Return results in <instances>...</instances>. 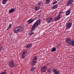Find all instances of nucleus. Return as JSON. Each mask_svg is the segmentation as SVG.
Returning <instances> with one entry per match:
<instances>
[{"label": "nucleus", "instance_id": "obj_16", "mask_svg": "<svg viewBox=\"0 0 74 74\" xmlns=\"http://www.w3.org/2000/svg\"><path fill=\"white\" fill-rule=\"evenodd\" d=\"M38 58V57H37V56H36L34 57L33 60L34 61H35L36 62H37Z\"/></svg>", "mask_w": 74, "mask_h": 74}, {"label": "nucleus", "instance_id": "obj_30", "mask_svg": "<svg viewBox=\"0 0 74 74\" xmlns=\"http://www.w3.org/2000/svg\"><path fill=\"white\" fill-rule=\"evenodd\" d=\"M60 17H57V19H58V20H59V19H60Z\"/></svg>", "mask_w": 74, "mask_h": 74}, {"label": "nucleus", "instance_id": "obj_1", "mask_svg": "<svg viewBox=\"0 0 74 74\" xmlns=\"http://www.w3.org/2000/svg\"><path fill=\"white\" fill-rule=\"evenodd\" d=\"M40 20H38L32 26V27L31 28V32L32 31H34L36 29V26H38L40 25Z\"/></svg>", "mask_w": 74, "mask_h": 74}, {"label": "nucleus", "instance_id": "obj_24", "mask_svg": "<svg viewBox=\"0 0 74 74\" xmlns=\"http://www.w3.org/2000/svg\"><path fill=\"white\" fill-rule=\"evenodd\" d=\"M33 32H30L29 33V36H32V35H33Z\"/></svg>", "mask_w": 74, "mask_h": 74}, {"label": "nucleus", "instance_id": "obj_18", "mask_svg": "<svg viewBox=\"0 0 74 74\" xmlns=\"http://www.w3.org/2000/svg\"><path fill=\"white\" fill-rule=\"evenodd\" d=\"M8 0H3L2 2L3 4H5L7 3Z\"/></svg>", "mask_w": 74, "mask_h": 74}, {"label": "nucleus", "instance_id": "obj_35", "mask_svg": "<svg viewBox=\"0 0 74 74\" xmlns=\"http://www.w3.org/2000/svg\"><path fill=\"white\" fill-rule=\"evenodd\" d=\"M58 0V1H59V0Z\"/></svg>", "mask_w": 74, "mask_h": 74}, {"label": "nucleus", "instance_id": "obj_8", "mask_svg": "<svg viewBox=\"0 0 74 74\" xmlns=\"http://www.w3.org/2000/svg\"><path fill=\"white\" fill-rule=\"evenodd\" d=\"M53 21V19L51 18H47L46 19V21L47 23H49L50 22H52Z\"/></svg>", "mask_w": 74, "mask_h": 74}, {"label": "nucleus", "instance_id": "obj_10", "mask_svg": "<svg viewBox=\"0 0 74 74\" xmlns=\"http://www.w3.org/2000/svg\"><path fill=\"white\" fill-rule=\"evenodd\" d=\"M53 71L55 74H59L60 73V72L59 71H57L56 69H53Z\"/></svg>", "mask_w": 74, "mask_h": 74}, {"label": "nucleus", "instance_id": "obj_23", "mask_svg": "<svg viewBox=\"0 0 74 74\" xmlns=\"http://www.w3.org/2000/svg\"><path fill=\"white\" fill-rule=\"evenodd\" d=\"M50 0H46V1L45 3L46 4H49V1Z\"/></svg>", "mask_w": 74, "mask_h": 74}, {"label": "nucleus", "instance_id": "obj_36", "mask_svg": "<svg viewBox=\"0 0 74 74\" xmlns=\"http://www.w3.org/2000/svg\"><path fill=\"white\" fill-rule=\"evenodd\" d=\"M59 46H60V45H59Z\"/></svg>", "mask_w": 74, "mask_h": 74}, {"label": "nucleus", "instance_id": "obj_32", "mask_svg": "<svg viewBox=\"0 0 74 74\" xmlns=\"http://www.w3.org/2000/svg\"><path fill=\"white\" fill-rule=\"evenodd\" d=\"M60 16H61V15H60V14H59L58 15V17H60Z\"/></svg>", "mask_w": 74, "mask_h": 74}, {"label": "nucleus", "instance_id": "obj_3", "mask_svg": "<svg viewBox=\"0 0 74 74\" xmlns=\"http://www.w3.org/2000/svg\"><path fill=\"white\" fill-rule=\"evenodd\" d=\"M23 31V29L20 27H18L14 29V32L15 33H18L19 32H21Z\"/></svg>", "mask_w": 74, "mask_h": 74}, {"label": "nucleus", "instance_id": "obj_25", "mask_svg": "<svg viewBox=\"0 0 74 74\" xmlns=\"http://www.w3.org/2000/svg\"><path fill=\"white\" fill-rule=\"evenodd\" d=\"M58 20L57 19V16L54 19V21H58Z\"/></svg>", "mask_w": 74, "mask_h": 74}, {"label": "nucleus", "instance_id": "obj_28", "mask_svg": "<svg viewBox=\"0 0 74 74\" xmlns=\"http://www.w3.org/2000/svg\"><path fill=\"white\" fill-rule=\"evenodd\" d=\"M11 26H12V25H11V24H10L9 26V27H8V29H10V27H11Z\"/></svg>", "mask_w": 74, "mask_h": 74}, {"label": "nucleus", "instance_id": "obj_19", "mask_svg": "<svg viewBox=\"0 0 74 74\" xmlns=\"http://www.w3.org/2000/svg\"><path fill=\"white\" fill-rule=\"evenodd\" d=\"M56 51V49L55 47L53 48L51 50V52H55Z\"/></svg>", "mask_w": 74, "mask_h": 74}, {"label": "nucleus", "instance_id": "obj_12", "mask_svg": "<svg viewBox=\"0 0 74 74\" xmlns=\"http://www.w3.org/2000/svg\"><path fill=\"white\" fill-rule=\"evenodd\" d=\"M32 43H30L28 44L26 47L27 48H30L31 47H32Z\"/></svg>", "mask_w": 74, "mask_h": 74}, {"label": "nucleus", "instance_id": "obj_6", "mask_svg": "<svg viewBox=\"0 0 74 74\" xmlns=\"http://www.w3.org/2000/svg\"><path fill=\"white\" fill-rule=\"evenodd\" d=\"M71 25H72V24H71V22H69L66 24V28L67 29H70V27H71Z\"/></svg>", "mask_w": 74, "mask_h": 74}, {"label": "nucleus", "instance_id": "obj_38", "mask_svg": "<svg viewBox=\"0 0 74 74\" xmlns=\"http://www.w3.org/2000/svg\"><path fill=\"white\" fill-rule=\"evenodd\" d=\"M12 74V73H11V74Z\"/></svg>", "mask_w": 74, "mask_h": 74}, {"label": "nucleus", "instance_id": "obj_29", "mask_svg": "<svg viewBox=\"0 0 74 74\" xmlns=\"http://www.w3.org/2000/svg\"><path fill=\"white\" fill-rule=\"evenodd\" d=\"M0 74H6V72L1 73Z\"/></svg>", "mask_w": 74, "mask_h": 74}, {"label": "nucleus", "instance_id": "obj_33", "mask_svg": "<svg viewBox=\"0 0 74 74\" xmlns=\"http://www.w3.org/2000/svg\"><path fill=\"white\" fill-rule=\"evenodd\" d=\"M62 14V12H60V14Z\"/></svg>", "mask_w": 74, "mask_h": 74}, {"label": "nucleus", "instance_id": "obj_22", "mask_svg": "<svg viewBox=\"0 0 74 74\" xmlns=\"http://www.w3.org/2000/svg\"><path fill=\"white\" fill-rule=\"evenodd\" d=\"M36 70V68L34 67H33L31 68V71H34Z\"/></svg>", "mask_w": 74, "mask_h": 74}, {"label": "nucleus", "instance_id": "obj_31", "mask_svg": "<svg viewBox=\"0 0 74 74\" xmlns=\"http://www.w3.org/2000/svg\"><path fill=\"white\" fill-rule=\"evenodd\" d=\"M1 49H2V47H0V51H1Z\"/></svg>", "mask_w": 74, "mask_h": 74}, {"label": "nucleus", "instance_id": "obj_17", "mask_svg": "<svg viewBox=\"0 0 74 74\" xmlns=\"http://www.w3.org/2000/svg\"><path fill=\"white\" fill-rule=\"evenodd\" d=\"M32 66H34L35 64H36V62H37L33 60L32 61Z\"/></svg>", "mask_w": 74, "mask_h": 74}, {"label": "nucleus", "instance_id": "obj_27", "mask_svg": "<svg viewBox=\"0 0 74 74\" xmlns=\"http://www.w3.org/2000/svg\"><path fill=\"white\" fill-rule=\"evenodd\" d=\"M49 73H52V70H51L50 69L48 71Z\"/></svg>", "mask_w": 74, "mask_h": 74}, {"label": "nucleus", "instance_id": "obj_15", "mask_svg": "<svg viewBox=\"0 0 74 74\" xmlns=\"http://www.w3.org/2000/svg\"><path fill=\"white\" fill-rule=\"evenodd\" d=\"M70 10H68L66 13V15H69L70 14Z\"/></svg>", "mask_w": 74, "mask_h": 74}, {"label": "nucleus", "instance_id": "obj_13", "mask_svg": "<svg viewBox=\"0 0 74 74\" xmlns=\"http://www.w3.org/2000/svg\"><path fill=\"white\" fill-rule=\"evenodd\" d=\"M34 21V20L32 19H30L29 20L27 21V23L28 24H30V23H31L32 22Z\"/></svg>", "mask_w": 74, "mask_h": 74}, {"label": "nucleus", "instance_id": "obj_5", "mask_svg": "<svg viewBox=\"0 0 74 74\" xmlns=\"http://www.w3.org/2000/svg\"><path fill=\"white\" fill-rule=\"evenodd\" d=\"M46 70H47V66H45L41 67V68L40 71L41 72L44 73L45 71H46Z\"/></svg>", "mask_w": 74, "mask_h": 74}, {"label": "nucleus", "instance_id": "obj_14", "mask_svg": "<svg viewBox=\"0 0 74 74\" xmlns=\"http://www.w3.org/2000/svg\"><path fill=\"white\" fill-rule=\"evenodd\" d=\"M57 8L58 5H54V6H53V7H51V9L55 10V9H56V8Z\"/></svg>", "mask_w": 74, "mask_h": 74}, {"label": "nucleus", "instance_id": "obj_11", "mask_svg": "<svg viewBox=\"0 0 74 74\" xmlns=\"http://www.w3.org/2000/svg\"><path fill=\"white\" fill-rule=\"evenodd\" d=\"M15 9L13 8L11 9H10L9 12V13H12V12H14V11H15Z\"/></svg>", "mask_w": 74, "mask_h": 74}, {"label": "nucleus", "instance_id": "obj_37", "mask_svg": "<svg viewBox=\"0 0 74 74\" xmlns=\"http://www.w3.org/2000/svg\"><path fill=\"white\" fill-rule=\"evenodd\" d=\"M1 66V65L0 64V66Z\"/></svg>", "mask_w": 74, "mask_h": 74}, {"label": "nucleus", "instance_id": "obj_7", "mask_svg": "<svg viewBox=\"0 0 74 74\" xmlns=\"http://www.w3.org/2000/svg\"><path fill=\"white\" fill-rule=\"evenodd\" d=\"M9 65L10 67H11L12 68L14 67H15L14 63V62L12 61H11V62H9Z\"/></svg>", "mask_w": 74, "mask_h": 74}, {"label": "nucleus", "instance_id": "obj_2", "mask_svg": "<svg viewBox=\"0 0 74 74\" xmlns=\"http://www.w3.org/2000/svg\"><path fill=\"white\" fill-rule=\"evenodd\" d=\"M65 42L69 45H72L73 47L74 46V40H73V39L70 38H67Z\"/></svg>", "mask_w": 74, "mask_h": 74}, {"label": "nucleus", "instance_id": "obj_34", "mask_svg": "<svg viewBox=\"0 0 74 74\" xmlns=\"http://www.w3.org/2000/svg\"><path fill=\"white\" fill-rule=\"evenodd\" d=\"M9 29V28H8H8L7 29V30H8Z\"/></svg>", "mask_w": 74, "mask_h": 74}, {"label": "nucleus", "instance_id": "obj_21", "mask_svg": "<svg viewBox=\"0 0 74 74\" xmlns=\"http://www.w3.org/2000/svg\"><path fill=\"white\" fill-rule=\"evenodd\" d=\"M43 4V2H42L40 1L38 3V5H42Z\"/></svg>", "mask_w": 74, "mask_h": 74}, {"label": "nucleus", "instance_id": "obj_20", "mask_svg": "<svg viewBox=\"0 0 74 74\" xmlns=\"http://www.w3.org/2000/svg\"><path fill=\"white\" fill-rule=\"evenodd\" d=\"M39 10H40V7L39 6H37L36 7V8H35V11Z\"/></svg>", "mask_w": 74, "mask_h": 74}, {"label": "nucleus", "instance_id": "obj_9", "mask_svg": "<svg viewBox=\"0 0 74 74\" xmlns=\"http://www.w3.org/2000/svg\"><path fill=\"white\" fill-rule=\"evenodd\" d=\"M26 53H27V51H23L22 55L23 59H25V57H26Z\"/></svg>", "mask_w": 74, "mask_h": 74}, {"label": "nucleus", "instance_id": "obj_26", "mask_svg": "<svg viewBox=\"0 0 74 74\" xmlns=\"http://www.w3.org/2000/svg\"><path fill=\"white\" fill-rule=\"evenodd\" d=\"M57 2L58 1H55V2H53V5H54V4H56V3H57Z\"/></svg>", "mask_w": 74, "mask_h": 74}, {"label": "nucleus", "instance_id": "obj_4", "mask_svg": "<svg viewBox=\"0 0 74 74\" xmlns=\"http://www.w3.org/2000/svg\"><path fill=\"white\" fill-rule=\"evenodd\" d=\"M73 0H69L66 3V5L67 6H71L73 4Z\"/></svg>", "mask_w": 74, "mask_h": 74}]
</instances>
